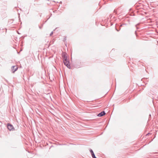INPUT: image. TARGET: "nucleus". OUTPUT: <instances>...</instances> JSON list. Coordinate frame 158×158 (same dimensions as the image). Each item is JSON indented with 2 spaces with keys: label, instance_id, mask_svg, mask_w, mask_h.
I'll return each instance as SVG.
<instances>
[{
  "label": "nucleus",
  "instance_id": "obj_1",
  "mask_svg": "<svg viewBox=\"0 0 158 158\" xmlns=\"http://www.w3.org/2000/svg\"><path fill=\"white\" fill-rule=\"evenodd\" d=\"M63 62L64 65L66 66L68 68L70 69V65L69 61L67 59H64L63 60Z\"/></svg>",
  "mask_w": 158,
  "mask_h": 158
},
{
  "label": "nucleus",
  "instance_id": "obj_2",
  "mask_svg": "<svg viewBox=\"0 0 158 158\" xmlns=\"http://www.w3.org/2000/svg\"><path fill=\"white\" fill-rule=\"evenodd\" d=\"M7 127L8 129L10 131L11 130L13 131L15 130V128L13 125L9 123H7Z\"/></svg>",
  "mask_w": 158,
  "mask_h": 158
},
{
  "label": "nucleus",
  "instance_id": "obj_3",
  "mask_svg": "<svg viewBox=\"0 0 158 158\" xmlns=\"http://www.w3.org/2000/svg\"><path fill=\"white\" fill-rule=\"evenodd\" d=\"M12 71V73H14L15 72L17 71L18 69V67L16 66H13L11 68Z\"/></svg>",
  "mask_w": 158,
  "mask_h": 158
},
{
  "label": "nucleus",
  "instance_id": "obj_4",
  "mask_svg": "<svg viewBox=\"0 0 158 158\" xmlns=\"http://www.w3.org/2000/svg\"><path fill=\"white\" fill-rule=\"evenodd\" d=\"M106 113L104 111H102L98 114L97 116L99 117H102L105 115Z\"/></svg>",
  "mask_w": 158,
  "mask_h": 158
},
{
  "label": "nucleus",
  "instance_id": "obj_5",
  "mask_svg": "<svg viewBox=\"0 0 158 158\" xmlns=\"http://www.w3.org/2000/svg\"><path fill=\"white\" fill-rule=\"evenodd\" d=\"M66 53L65 52H63L62 53V56L63 58V60L64 59H67V56H66Z\"/></svg>",
  "mask_w": 158,
  "mask_h": 158
},
{
  "label": "nucleus",
  "instance_id": "obj_6",
  "mask_svg": "<svg viewBox=\"0 0 158 158\" xmlns=\"http://www.w3.org/2000/svg\"><path fill=\"white\" fill-rule=\"evenodd\" d=\"M89 151H90V153L91 154L92 157L93 158H97L96 157V156L94 155V153L93 151L91 149H90Z\"/></svg>",
  "mask_w": 158,
  "mask_h": 158
},
{
  "label": "nucleus",
  "instance_id": "obj_7",
  "mask_svg": "<svg viewBox=\"0 0 158 158\" xmlns=\"http://www.w3.org/2000/svg\"><path fill=\"white\" fill-rule=\"evenodd\" d=\"M43 26V24L41 25V26H39V28L40 29H41L42 28Z\"/></svg>",
  "mask_w": 158,
  "mask_h": 158
},
{
  "label": "nucleus",
  "instance_id": "obj_8",
  "mask_svg": "<svg viewBox=\"0 0 158 158\" xmlns=\"http://www.w3.org/2000/svg\"><path fill=\"white\" fill-rule=\"evenodd\" d=\"M53 31H52L50 34V36H51L53 34Z\"/></svg>",
  "mask_w": 158,
  "mask_h": 158
},
{
  "label": "nucleus",
  "instance_id": "obj_9",
  "mask_svg": "<svg viewBox=\"0 0 158 158\" xmlns=\"http://www.w3.org/2000/svg\"><path fill=\"white\" fill-rule=\"evenodd\" d=\"M124 25H126V24H121L120 25V26H123Z\"/></svg>",
  "mask_w": 158,
  "mask_h": 158
},
{
  "label": "nucleus",
  "instance_id": "obj_10",
  "mask_svg": "<svg viewBox=\"0 0 158 158\" xmlns=\"http://www.w3.org/2000/svg\"><path fill=\"white\" fill-rule=\"evenodd\" d=\"M66 40V37H65V38H64V41H65V40Z\"/></svg>",
  "mask_w": 158,
  "mask_h": 158
},
{
  "label": "nucleus",
  "instance_id": "obj_11",
  "mask_svg": "<svg viewBox=\"0 0 158 158\" xmlns=\"http://www.w3.org/2000/svg\"><path fill=\"white\" fill-rule=\"evenodd\" d=\"M60 4H61L62 3V2H60Z\"/></svg>",
  "mask_w": 158,
  "mask_h": 158
},
{
  "label": "nucleus",
  "instance_id": "obj_12",
  "mask_svg": "<svg viewBox=\"0 0 158 158\" xmlns=\"http://www.w3.org/2000/svg\"><path fill=\"white\" fill-rule=\"evenodd\" d=\"M137 25H138V24H137V25H135V27H136V26H137Z\"/></svg>",
  "mask_w": 158,
  "mask_h": 158
}]
</instances>
